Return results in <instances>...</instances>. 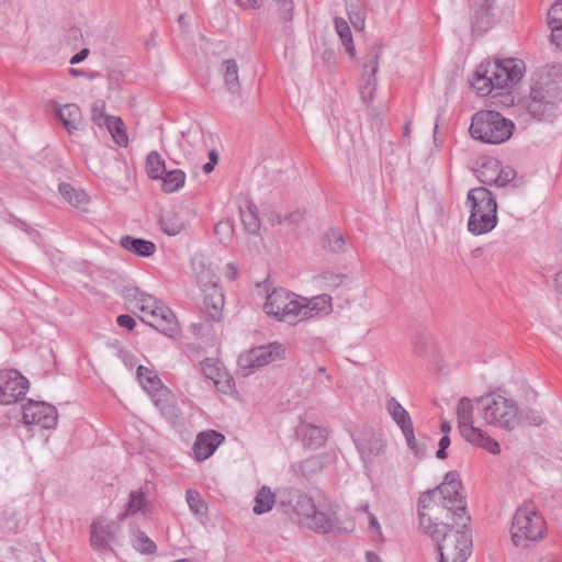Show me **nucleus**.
I'll return each mask as SVG.
<instances>
[{
    "label": "nucleus",
    "mask_w": 562,
    "mask_h": 562,
    "mask_svg": "<svg viewBox=\"0 0 562 562\" xmlns=\"http://www.w3.org/2000/svg\"><path fill=\"white\" fill-rule=\"evenodd\" d=\"M459 519L451 516L449 520L437 522L429 514L420 515V530L437 543L440 562H465L472 553V533L468 524L458 526Z\"/></svg>",
    "instance_id": "obj_1"
},
{
    "label": "nucleus",
    "mask_w": 562,
    "mask_h": 562,
    "mask_svg": "<svg viewBox=\"0 0 562 562\" xmlns=\"http://www.w3.org/2000/svg\"><path fill=\"white\" fill-rule=\"evenodd\" d=\"M562 102V65H551L538 71L532 79L529 95L524 99L527 112L539 121L554 115Z\"/></svg>",
    "instance_id": "obj_2"
},
{
    "label": "nucleus",
    "mask_w": 562,
    "mask_h": 562,
    "mask_svg": "<svg viewBox=\"0 0 562 562\" xmlns=\"http://www.w3.org/2000/svg\"><path fill=\"white\" fill-rule=\"evenodd\" d=\"M465 204L470 209L468 229L473 235L493 231L497 224V203L493 193L485 187L473 188L468 192Z\"/></svg>",
    "instance_id": "obj_3"
},
{
    "label": "nucleus",
    "mask_w": 562,
    "mask_h": 562,
    "mask_svg": "<svg viewBox=\"0 0 562 562\" xmlns=\"http://www.w3.org/2000/svg\"><path fill=\"white\" fill-rule=\"evenodd\" d=\"M514 123L495 111H480L472 117L470 134L486 144H502L513 134Z\"/></svg>",
    "instance_id": "obj_4"
},
{
    "label": "nucleus",
    "mask_w": 562,
    "mask_h": 562,
    "mask_svg": "<svg viewBox=\"0 0 562 562\" xmlns=\"http://www.w3.org/2000/svg\"><path fill=\"white\" fill-rule=\"evenodd\" d=\"M546 521L536 506L524 503L514 514L512 521V540L516 547H527L528 542L542 539Z\"/></svg>",
    "instance_id": "obj_5"
},
{
    "label": "nucleus",
    "mask_w": 562,
    "mask_h": 562,
    "mask_svg": "<svg viewBox=\"0 0 562 562\" xmlns=\"http://www.w3.org/2000/svg\"><path fill=\"white\" fill-rule=\"evenodd\" d=\"M483 419L492 426L513 430L519 425L515 401L499 394L490 393L476 398Z\"/></svg>",
    "instance_id": "obj_6"
},
{
    "label": "nucleus",
    "mask_w": 562,
    "mask_h": 562,
    "mask_svg": "<svg viewBox=\"0 0 562 562\" xmlns=\"http://www.w3.org/2000/svg\"><path fill=\"white\" fill-rule=\"evenodd\" d=\"M302 296L285 289H273L266 299L263 310L280 322L297 324L302 321Z\"/></svg>",
    "instance_id": "obj_7"
},
{
    "label": "nucleus",
    "mask_w": 562,
    "mask_h": 562,
    "mask_svg": "<svg viewBox=\"0 0 562 562\" xmlns=\"http://www.w3.org/2000/svg\"><path fill=\"white\" fill-rule=\"evenodd\" d=\"M524 64L521 60L508 58L496 61L490 76L476 71L477 82L484 80V87H477L479 92L487 94L492 88L506 89L515 86L522 78Z\"/></svg>",
    "instance_id": "obj_8"
},
{
    "label": "nucleus",
    "mask_w": 562,
    "mask_h": 562,
    "mask_svg": "<svg viewBox=\"0 0 562 562\" xmlns=\"http://www.w3.org/2000/svg\"><path fill=\"white\" fill-rule=\"evenodd\" d=\"M284 351L283 346L278 342L259 346L240 355L238 358V367L244 375H248L254 369L282 358Z\"/></svg>",
    "instance_id": "obj_9"
},
{
    "label": "nucleus",
    "mask_w": 562,
    "mask_h": 562,
    "mask_svg": "<svg viewBox=\"0 0 562 562\" xmlns=\"http://www.w3.org/2000/svg\"><path fill=\"white\" fill-rule=\"evenodd\" d=\"M383 43L374 42L368 49L363 61L362 85L360 93L363 102L370 103L376 90V74L379 71V60L382 55Z\"/></svg>",
    "instance_id": "obj_10"
},
{
    "label": "nucleus",
    "mask_w": 562,
    "mask_h": 562,
    "mask_svg": "<svg viewBox=\"0 0 562 562\" xmlns=\"http://www.w3.org/2000/svg\"><path fill=\"white\" fill-rule=\"evenodd\" d=\"M461 487L462 483L459 480V475L456 471L448 472L443 482L437 486L439 494L442 495L441 498L451 501V504H453L456 507L453 516L459 519L457 525L464 527L470 522L471 518L467 513L464 501L460 494Z\"/></svg>",
    "instance_id": "obj_11"
},
{
    "label": "nucleus",
    "mask_w": 562,
    "mask_h": 562,
    "mask_svg": "<svg viewBox=\"0 0 562 562\" xmlns=\"http://www.w3.org/2000/svg\"><path fill=\"white\" fill-rule=\"evenodd\" d=\"M30 383L16 370L0 371V404L10 405L26 394Z\"/></svg>",
    "instance_id": "obj_12"
},
{
    "label": "nucleus",
    "mask_w": 562,
    "mask_h": 562,
    "mask_svg": "<svg viewBox=\"0 0 562 562\" xmlns=\"http://www.w3.org/2000/svg\"><path fill=\"white\" fill-rule=\"evenodd\" d=\"M22 420L26 425H37L44 429L57 425V409L45 402L30 400L22 409Z\"/></svg>",
    "instance_id": "obj_13"
},
{
    "label": "nucleus",
    "mask_w": 562,
    "mask_h": 562,
    "mask_svg": "<svg viewBox=\"0 0 562 562\" xmlns=\"http://www.w3.org/2000/svg\"><path fill=\"white\" fill-rule=\"evenodd\" d=\"M117 530L119 526L104 517L94 519L90 526L91 547L100 553L113 552Z\"/></svg>",
    "instance_id": "obj_14"
},
{
    "label": "nucleus",
    "mask_w": 562,
    "mask_h": 562,
    "mask_svg": "<svg viewBox=\"0 0 562 562\" xmlns=\"http://www.w3.org/2000/svg\"><path fill=\"white\" fill-rule=\"evenodd\" d=\"M441 496L437 487L424 492L418 499L419 516L422 513L427 514L425 510L429 509L434 515V521L438 522V520H440L441 522L449 520L456 507L451 504V501L443 499Z\"/></svg>",
    "instance_id": "obj_15"
},
{
    "label": "nucleus",
    "mask_w": 562,
    "mask_h": 562,
    "mask_svg": "<svg viewBox=\"0 0 562 562\" xmlns=\"http://www.w3.org/2000/svg\"><path fill=\"white\" fill-rule=\"evenodd\" d=\"M472 31L486 32L493 24L496 0H469Z\"/></svg>",
    "instance_id": "obj_16"
},
{
    "label": "nucleus",
    "mask_w": 562,
    "mask_h": 562,
    "mask_svg": "<svg viewBox=\"0 0 562 562\" xmlns=\"http://www.w3.org/2000/svg\"><path fill=\"white\" fill-rule=\"evenodd\" d=\"M140 319L166 336L172 337L178 333V322L173 312L165 304Z\"/></svg>",
    "instance_id": "obj_17"
},
{
    "label": "nucleus",
    "mask_w": 562,
    "mask_h": 562,
    "mask_svg": "<svg viewBox=\"0 0 562 562\" xmlns=\"http://www.w3.org/2000/svg\"><path fill=\"white\" fill-rule=\"evenodd\" d=\"M225 437L216 430L200 432L193 443V454L198 461L209 459L224 441Z\"/></svg>",
    "instance_id": "obj_18"
},
{
    "label": "nucleus",
    "mask_w": 562,
    "mask_h": 562,
    "mask_svg": "<svg viewBox=\"0 0 562 562\" xmlns=\"http://www.w3.org/2000/svg\"><path fill=\"white\" fill-rule=\"evenodd\" d=\"M458 428L464 439L481 436V429L473 426V404L468 397H461L457 407Z\"/></svg>",
    "instance_id": "obj_19"
},
{
    "label": "nucleus",
    "mask_w": 562,
    "mask_h": 562,
    "mask_svg": "<svg viewBox=\"0 0 562 562\" xmlns=\"http://www.w3.org/2000/svg\"><path fill=\"white\" fill-rule=\"evenodd\" d=\"M302 321L319 315H327L333 311L331 296L325 293L314 296L311 300L302 297Z\"/></svg>",
    "instance_id": "obj_20"
},
{
    "label": "nucleus",
    "mask_w": 562,
    "mask_h": 562,
    "mask_svg": "<svg viewBox=\"0 0 562 562\" xmlns=\"http://www.w3.org/2000/svg\"><path fill=\"white\" fill-rule=\"evenodd\" d=\"M55 115L70 135L79 130L82 122L81 110L75 103L56 106Z\"/></svg>",
    "instance_id": "obj_21"
},
{
    "label": "nucleus",
    "mask_w": 562,
    "mask_h": 562,
    "mask_svg": "<svg viewBox=\"0 0 562 562\" xmlns=\"http://www.w3.org/2000/svg\"><path fill=\"white\" fill-rule=\"evenodd\" d=\"M358 451L364 463L372 462L385 450V442L380 436L370 435L362 437L356 442Z\"/></svg>",
    "instance_id": "obj_22"
},
{
    "label": "nucleus",
    "mask_w": 562,
    "mask_h": 562,
    "mask_svg": "<svg viewBox=\"0 0 562 562\" xmlns=\"http://www.w3.org/2000/svg\"><path fill=\"white\" fill-rule=\"evenodd\" d=\"M192 267L202 292L218 288L220 278L203 257L194 258Z\"/></svg>",
    "instance_id": "obj_23"
},
{
    "label": "nucleus",
    "mask_w": 562,
    "mask_h": 562,
    "mask_svg": "<svg viewBox=\"0 0 562 562\" xmlns=\"http://www.w3.org/2000/svg\"><path fill=\"white\" fill-rule=\"evenodd\" d=\"M203 295L204 312L212 321H221L224 307L223 291L220 288H215L211 289L210 291H203Z\"/></svg>",
    "instance_id": "obj_24"
},
{
    "label": "nucleus",
    "mask_w": 562,
    "mask_h": 562,
    "mask_svg": "<svg viewBox=\"0 0 562 562\" xmlns=\"http://www.w3.org/2000/svg\"><path fill=\"white\" fill-rule=\"evenodd\" d=\"M120 245L127 251L139 257H150L156 251V245L147 239L125 235L121 237Z\"/></svg>",
    "instance_id": "obj_25"
},
{
    "label": "nucleus",
    "mask_w": 562,
    "mask_h": 562,
    "mask_svg": "<svg viewBox=\"0 0 562 562\" xmlns=\"http://www.w3.org/2000/svg\"><path fill=\"white\" fill-rule=\"evenodd\" d=\"M243 9H259L263 4V0H235ZM278 7L280 20L288 23L293 18L294 3L292 0H272Z\"/></svg>",
    "instance_id": "obj_26"
},
{
    "label": "nucleus",
    "mask_w": 562,
    "mask_h": 562,
    "mask_svg": "<svg viewBox=\"0 0 562 562\" xmlns=\"http://www.w3.org/2000/svg\"><path fill=\"white\" fill-rule=\"evenodd\" d=\"M126 292V297H133L135 300V307L142 313L140 317H145L146 314H149L150 310H156L165 305L161 301L137 288L127 289Z\"/></svg>",
    "instance_id": "obj_27"
},
{
    "label": "nucleus",
    "mask_w": 562,
    "mask_h": 562,
    "mask_svg": "<svg viewBox=\"0 0 562 562\" xmlns=\"http://www.w3.org/2000/svg\"><path fill=\"white\" fill-rule=\"evenodd\" d=\"M548 25L551 41L562 49V0L557 1L548 11Z\"/></svg>",
    "instance_id": "obj_28"
},
{
    "label": "nucleus",
    "mask_w": 562,
    "mask_h": 562,
    "mask_svg": "<svg viewBox=\"0 0 562 562\" xmlns=\"http://www.w3.org/2000/svg\"><path fill=\"white\" fill-rule=\"evenodd\" d=\"M136 373L138 382L148 394L154 395L162 389L160 378L153 370L139 366Z\"/></svg>",
    "instance_id": "obj_29"
},
{
    "label": "nucleus",
    "mask_w": 562,
    "mask_h": 562,
    "mask_svg": "<svg viewBox=\"0 0 562 562\" xmlns=\"http://www.w3.org/2000/svg\"><path fill=\"white\" fill-rule=\"evenodd\" d=\"M315 281L323 289L334 291L339 286H345L350 283V278L346 273H335L333 271H325L316 276Z\"/></svg>",
    "instance_id": "obj_30"
},
{
    "label": "nucleus",
    "mask_w": 562,
    "mask_h": 562,
    "mask_svg": "<svg viewBox=\"0 0 562 562\" xmlns=\"http://www.w3.org/2000/svg\"><path fill=\"white\" fill-rule=\"evenodd\" d=\"M386 409L402 431L413 426L408 412L394 397L387 401Z\"/></svg>",
    "instance_id": "obj_31"
},
{
    "label": "nucleus",
    "mask_w": 562,
    "mask_h": 562,
    "mask_svg": "<svg viewBox=\"0 0 562 562\" xmlns=\"http://www.w3.org/2000/svg\"><path fill=\"white\" fill-rule=\"evenodd\" d=\"M149 504L144 495L139 491H133L130 494V501L126 505L125 510L119 516L120 520L125 519L127 516L135 515L137 513L146 514Z\"/></svg>",
    "instance_id": "obj_32"
},
{
    "label": "nucleus",
    "mask_w": 562,
    "mask_h": 562,
    "mask_svg": "<svg viewBox=\"0 0 562 562\" xmlns=\"http://www.w3.org/2000/svg\"><path fill=\"white\" fill-rule=\"evenodd\" d=\"M290 502L293 504V508L299 516L307 518L315 513L316 505L313 498L303 492L295 491Z\"/></svg>",
    "instance_id": "obj_33"
},
{
    "label": "nucleus",
    "mask_w": 562,
    "mask_h": 562,
    "mask_svg": "<svg viewBox=\"0 0 562 562\" xmlns=\"http://www.w3.org/2000/svg\"><path fill=\"white\" fill-rule=\"evenodd\" d=\"M225 86L233 94L239 93L238 66L235 59H225L222 63Z\"/></svg>",
    "instance_id": "obj_34"
},
{
    "label": "nucleus",
    "mask_w": 562,
    "mask_h": 562,
    "mask_svg": "<svg viewBox=\"0 0 562 562\" xmlns=\"http://www.w3.org/2000/svg\"><path fill=\"white\" fill-rule=\"evenodd\" d=\"M161 189L166 193L179 191L186 181V173L180 169L169 170L161 176Z\"/></svg>",
    "instance_id": "obj_35"
},
{
    "label": "nucleus",
    "mask_w": 562,
    "mask_h": 562,
    "mask_svg": "<svg viewBox=\"0 0 562 562\" xmlns=\"http://www.w3.org/2000/svg\"><path fill=\"white\" fill-rule=\"evenodd\" d=\"M306 519L308 520L310 528L316 532L328 533L335 528L334 518L330 515L318 510L317 508L315 509V513H313V515L308 516Z\"/></svg>",
    "instance_id": "obj_36"
},
{
    "label": "nucleus",
    "mask_w": 562,
    "mask_h": 562,
    "mask_svg": "<svg viewBox=\"0 0 562 562\" xmlns=\"http://www.w3.org/2000/svg\"><path fill=\"white\" fill-rule=\"evenodd\" d=\"M334 25L347 54L353 58L356 56V47L353 45L352 34L348 22L342 18H335Z\"/></svg>",
    "instance_id": "obj_37"
},
{
    "label": "nucleus",
    "mask_w": 562,
    "mask_h": 562,
    "mask_svg": "<svg viewBox=\"0 0 562 562\" xmlns=\"http://www.w3.org/2000/svg\"><path fill=\"white\" fill-rule=\"evenodd\" d=\"M499 166L501 162L495 158L485 160L476 170V178L484 184L495 186Z\"/></svg>",
    "instance_id": "obj_38"
},
{
    "label": "nucleus",
    "mask_w": 562,
    "mask_h": 562,
    "mask_svg": "<svg viewBox=\"0 0 562 562\" xmlns=\"http://www.w3.org/2000/svg\"><path fill=\"white\" fill-rule=\"evenodd\" d=\"M146 172L153 180H158L166 172V164L160 154L150 151L146 158Z\"/></svg>",
    "instance_id": "obj_39"
},
{
    "label": "nucleus",
    "mask_w": 562,
    "mask_h": 562,
    "mask_svg": "<svg viewBox=\"0 0 562 562\" xmlns=\"http://www.w3.org/2000/svg\"><path fill=\"white\" fill-rule=\"evenodd\" d=\"M274 504V494L269 487L262 486L255 497L254 513L256 515H262L270 512Z\"/></svg>",
    "instance_id": "obj_40"
},
{
    "label": "nucleus",
    "mask_w": 562,
    "mask_h": 562,
    "mask_svg": "<svg viewBox=\"0 0 562 562\" xmlns=\"http://www.w3.org/2000/svg\"><path fill=\"white\" fill-rule=\"evenodd\" d=\"M323 247L333 252H342L346 249V240L338 228H330L323 238Z\"/></svg>",
    "instance_id": "obj_41"
},
{
    "label": "nucleus",
    "mask_w": 562,
    "mask_h": 562,
    "mask_svg": "<svg viewBox=\"0 0 562 562\" xmlns=\"http://www.w3.org/2000/svg\"><path fill=\"white\" fill-rule=\"evenodd\" d=\"M303 441L308 446H321L326 438V430L314 425H304L300 428Z\"/></svg>",
    "instance_id": "obj_42"
},
{
    "label": "nucleus",
    "mask_w": 562,
    "mask_h": 562,
    "mask_svg": "<svg viewBox=\"0 0 562 562\" xmlns=\"http://www.w3.org/2000/svg\"><path fill=\"white\" fill-rule=\"evenodd\" d=\"M324 468V462L321 457L313 456L293 465L294 471L302 476H311Z\"/></svg>",
    "instance_id": "obj_43"
},
{
    "label": "nucleus",
    "mask_w": 562,
    "mask_h": 562,
    "mask_svg": "<svg viewBox=\"0 0 562 562\" xmlns=\"http://www.w3.org/2000/svg\"><path fill=\"white\" fill-rule=\"evenodd\" d=\"M59 193L71 205L81 206L88 202L87 194L82 190H77L69 183H60Z\"/></svg>",
    "instance_id": "obj_44"
},
{
    "label": "nucleus",
    "mask_w": 562,
    "mask_h": 562,
    "mask_svg": "<svg viewBox=\"0 0 562 562\" xmlns=\"http://www.w3.org/2000/svg\"><path fill=\"white\" fill-rule=\"evenodd\" d=\"M240 217L245 229L249 234H257L260 228V220L258 217L257 206L249 203L246 211L240 210Z\"/></svg>",
    "instance_id": "obj_45"
},
{
    "label": "nucleus",
    "mask_w": 562,
    "mask_h": 562,
    "mask_svg": "<svg viewBox=\"0 0 562 562\" xmlns=\"http://www.w3.org/2000/svg\"><path fill=\"white\" fill-rule=\"evenodd\" d=\"M132 543L134 549L143 554H153L157 549L156 543L142 530L133 532Z\"/></svg>",
    "instance_id": "obj_46"
},
{
    "label": "nucleus",
    "mask_w": 562,
    "mask_h": 562,
    "mask_svg": "<svg viewBox=\"0 0 562 562\" xmlns=\"http://www.w3.org/2000/svg\"><path fill=\"white\" fill-rule=\"evenodd\" d=\"M111 133L114 142L120 146H126L128 138L125 130L123 128V121L120 117L113 116L105 125Z\"/></svg>",
    "instance_id": "obj_47"
},
{
    "label": "nucleus",
    "mask_w": 562,
    "mask_h": 562,
    "mask_svg": "<svg viewBox=\"0 0 562 562\" xmlns=\"http://www.w3.org/2000/svg\"><path fill=\"white\" fill-rule=\"evenodd\" d=\"M465 440L481 448L486 449L492 454H497L501 451L498 442L495 439L487 436L483 430H481V436H475L473 439Z\"/></svg>",
    "instance_id": "obj_48"
},
{
    "label": "nucleus",
    "mask_w": 562,
    "mask_h": 562,
    "mask_svg": "<svg viewBox=\"0 0 562 562\" xmlns=\"http://www.w3.org/2000/svg\"><path fill=\"white\" fill-rule=\"evenodd\" d=\"M186 499H187V503H188L190 509L194 514L199 515V514L205 513L206 505H205L204 501L202 499L199 492L193 491V490H188L186 493Z\"/></svg>",
    "instance_id": "obj_49"
},
{
    "label": "nucleus",
    "mask_w": 562,
    "mask_h": 562,
    "mask_svg": "<svg viewBox=\"0 0 562 562\" xmlns=\"http://www.w3.org/2000/svg\"><path fill=\"white\" fill-rule=\"evenodd\" d=\"M402 432L405 437L408 448L414 452V454L418 458L424 457L426 452V446L424 443L417 442L414 435V427L412 426L407 429H404Z\"/></svg>",
    "instance_id": "obj_50"
},
{
    "label": "nucleus",
    "mask_w": 562,
    "mask_h": 562,
    "mask_svg": "<svg viewBox=\"0 0 562 562\" xmlns=\"http://www.w3.org/2000/svg\"><path fill=\"white\" fill-rule=\"evenodd\" d=\"M519 422H526L530 426H540L543 422V415L541 412L535 408H522L518 412Z\"/></svg>",
    "instance_id": "obj_51"
},
{
    "label": "nucleus",
    "mask_w": 562,
    "mask_h": 562,
    "mask_svg": "<svg viewBox=\"0 0 562 562\" xmlns=\"http://www.w3.org/2000/svg\"><path fill=\"white\" fill-rule=\"evenodd\" d=\"M214 229L221 243L227 244L232 239L234 226L228 220L216 223Z\"/></svg>",
    "instance_id": "obj_52"
},
{
    "label": "nucleus",
    "mask_w": 562,
    "mask_h": 562,
    "mask_svg": "<svg viewBox=\"0 0 562 562\" xmlns=\"http://www.w3.org/2000/svg\"><path fill=\"white\" fill-rule=\"evenodd\" d=\"M516 177V170L509 166L507 167H503L502 165L499 166V169H498V172H497V178H496V181H495V186L496 187H505L507 186L512 180H514Z\"/></svg>",
    "instance_id": "obj_53"
},
{
    "label": "nucleus",
    "mask_w": 562,
    "mask_h": 562,
    "mask_svg": "<svg viewBox=\"0 0 562 562\" xmlns=\"http://www.w3.org/2000/svg\"><path fill=\"white\" fill-rule=\"evenodd\" d=\"M161 229L170 235V236H175L177 234H179L183 227V224L170 216H164L161 218Z\"/></svg>",
    "instance_id": "obj_54"
},
{
    "label": "nucleus",
    "mask_w": 562,
    "mask_h": 562,
    "mask_svg": "<svg viewBox=\"0 0 562 562\" xmlns=\"http://www.w3.org/2000/svg\"><path fill=\"white\" fill-rule=\"evenodd\" d=\"M102 110H103V104H99V102H95L92 105V120L99 126L106 125L110 122V120L113 117V116L103 114Z\"/></svg>",
    "instance_id": "obj_55"
},
{
    "label": "nucleus",
    "mask_w": 562,
    "mask_h": 562,
    "mask_svg": "<svg viewBox=\"0 0 562 562\" xmlns=\"http://www.w3.org/2000/svg\"><path fill=\"white\" fill-rule=\"evenodd\" d=\"M348 18L356 30L362 31L364 29L366 19L361 12L348 10Z\"/></svg>",
    "instance_id": "obj_56"
},
{
    "label": "nucleus",
    "mask_w": 562,
    "mask_h": 562,
    "mask_svg": "<svg viewBox=\"0 0 562 562\" xmlns=\"http://www.w3.org/2000/svg\"><path fill=\"white\" fill-rule=\"evenodd\" d=\"M303 216H304V213L297 210V211L290 213L284 218L280 214H277L276 217H273L271 221L273 223L276 222L278 224H282L283 222L299 223L303 220Z\"/></svg>",
    "instance_id": "obj_57"
},
{
    "label": "nucleus",
    "mask_w": 562,
    "mask_h": 562,
    "mask_svg": "<svg viewBox=\"0 0 562 562\" xmlns=\"http://www.w3.org/2000/svg\"><path fill=\"white\" fill-rule=\"evenodd\" d=\"M361 510L367 513L369 519V528L381 536V526L376 519V517L369 512V505H364L360 507Z\"/></svg>",
    "instance_id": "obj_58"
},
{
    "label": "nucleus",
    "mask_w": 562,
    "mask_h": 562,
    "mask_svg": "<svg viewBox=\"0 0 562 562\" xmlns=\"http://www.w3.org/2000/svg\"><path fill=\"white\" fill-rule=\"evenodd\" d=\"M116 322L120 327L126 328L128 330L134 329V327L136 325L135 319L131 315H127V314L117 316Z\"/></svg>",
    "instance_id": "obj_59"
},
{
    "label": "nucleus",
    "mask_w": 562,
    "mask_h": 562,
    "mask_svg": "<svg viewBox=\"0 0 562 562\" xmlns=\"http://www.w3.org/2000/svg\"><path fill=\"white\" fill-rule=\"evenodd\" d=\"M450 446V438L448 435H443L441 439L439 440V448L436 452V457L438 459H446L447 458V448Z\"/></svg>",
    "instance_id": "obj_60"
},
{
    "label": "nucleus",
    "mask_w": 562,
    "mask_h": 562,
    "mask_svg": "<svg viewBox=\"0 0 562 562\" xmlns=\"http://www.w3.org/2000/svg\"><path fill=\"white\" fill-rule=\"evenodd\" d=\"M68 71H69V75L72 76V77H86L89 80H94V79H97L99 77V72L98 71L87 72L85 70L77 69V68H69Z\"/></svg>",
    "instance_id": "obj_61"
},
{
    "label": "nucleus",
    "mask_w": 562,
    "mask_h": 562,
    "mask_svg": "<svg viewBox=\"0 0 562 562\" xmlns=\"http://www.w3.org/2000/svg\"><path fill=\"white\" fill-rule=\"evenodd\" d=\"M89 49L88 48H82L81 50H79L77 54H75L69 63L71 65H76V64H79L81 61H83L88 56H89Z\"/></svg>",
    "instance_id": "obj_62"
},
{
    "label": "nucleus",
    "mask_w": 562,
    "mask_h": 562,
    "mask_svg": "<svg viewBox=\"0 0 562 562\" xmlns=\"http://www.w3.org/2000/svg\"><path fill=\"white\" fill-rule=\"evenodd\" d=\"M201 366H202V371L205 374V376H207L209 379L214 380L216 368L212 363H210L207 360L203 361L201 363Z\"/></svg>",
    "instance_id": "obj_63"
},
{
    "label": "nucleus",
    "mask_w": 562,
    "mask_h": 562,
    "mask_svg": "<svg viewBox=\"0 0 562 562\" xmlns=\"http://www.w3.org/2000/svg\"><path fill=\"white\" fill-rule=\"evenodd\" d=\"M238 274V268L234 263H228L225 276L228 280H235Z\"/></svg>",
    "instance_id": "obj_64"
}]
</instances>
